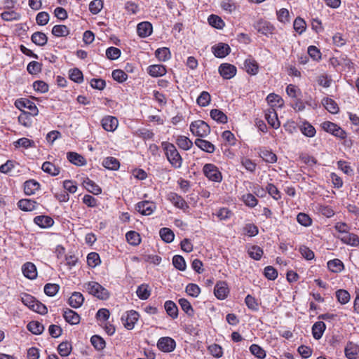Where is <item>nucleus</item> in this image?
<instances>
[{"label":"nucleus","mask_w":359,"mask_h":359,"mask_svg":"<svg viewBox=\"0 0 359 359\" xmlns=\"http://www.w3.org/2000/svg\"><path fill=\"white\" fill-rule=\"evenodd\" d=\"M335 231L339 233L335 235L343 243L351 246L359 245V237L355 233L349 232L350 227L344 222H337L334 225Z\"/></svg>","instance_id":"nucleus-1"},{"label":"nucleus","mask_w":359,"mask_h":359,"mask_svg":"<svg viewBox=\"0 0 359 359\" xmlns=\"http://www.w3.org/2000/svg\"><path fill=\"white\" fill-rule=\"evenodd\" d=\"M161 147L170 165L175 169L180 168L183 159L175 146L172 143L165 141L161 142Z\"/></svg>","instance_id":"nucleus-2"},{"label":"nucleus","mask_w":359,"mask_h":359,"mask_svg":"<svg viewBox=\"0 0 359 359\" xmlns=\"http://www.w3.org/2000/svg\"><path fill=\"white\" fill-rule=\"evenodd\" d=\"M83 287L90 294L99 299L106 300L110 296L109 292L95 281H89L85 283Z\"/></svg>","instance_id":"nucleus-3"},{"label":"nucleus","mask_w":359,"mask_h":359,"mask_svg":"<svg viewBox=\"0 0 359 359\" xmlns=\"http://www.w3.org/2000/svg\"><path fill=\"white\" fill-rule=\"evenodd\" d=\"M189 128L194 135L200 137H205L210 133V127L202 120L191 122Z\"/></svg>","instance_id":"nucleus-4"},{"label":"nucleus","mask_w":359,"mask_h":359,"mask_svg":"<svg viewBox=\"0 0 359 359\" xmlns=\"http://www.w3.org/2000/svg\"><path fill=\"white\" fill-rule=\"evenodd\" d=\"M15 106L21 111V112L29 113L32 116L39 114L38 108L36 104L27 98H20L15 102Z\"/></svg>","instance_id":"nucleus-5"},{"label":"nucleus","mask_w":359,"mask_h":359,"mask_svg":"<svg viewBox=\"0 0 359 359\" xmlns=\"http://www.w3.org/2000/svg\"><path fill=\"white\" fill-rule=\"evenodd\" d=\"M205 176L212 182H220L222 180V175L217 167L212 163H207L203 168Z\"/></svg>","instance_id":"nucleus-6"},{"label":"nucleus","mask_w":359,"mask_h":359,"mask_svg":"<svg viewBox=\"0 0 359 359\" xmlns=\"http://www.w3.org/2000/svg\"><path fill=\"white\" fill-rule=\"evenodd\" d=\"M323 129L332 135L344 140L346 137V132L338 125L330 121H325L322 123Z\"/></svg>","instance_id":"nucleus-7"},{"label":"nucleus","mask_w":359,"mask_h":359,"mask_svg":"<svg viewBox=\"0 0 359 359\" xmlns=\"http://www.w3.org/2000/svg\"><path fill=\"white\" fill-rule=\"evenodd\" d=\"M139 318V314L134 310L124 313L121 316V321L124 327L128 330L134 328L135 324Z\"/></svg>","instance_id":"nucleus-8"},{"label":"nucleus","mask_w":359,"mask_h":359,"mask_svg":"<svg viewBox=\"0 0 359 359\" xmlns=\"http://www.w3.org/2000/svg\"><path fill=\"white\" fill-rule=\"evenodd\" d=\"M157 347L163 352L170 353L175 350L176 342L171 337H163L158 340Z\"/></svg>","instance_id":"nucleus-9"},{"label":"nucleus","mask_w":359,"mask_h":359,"mask_svg":"<svg viewBox=\"0 0 359 359\" xmlns=\"http://www.w3.org/2000/svg\"><path fill=\"white\" fill-rule=\"evenodd\" d=\"M218 72L224 79H230L236 74V67L229 63H223L218 68Z\"/></svg>","instance_id":"nucleus-10"},{"label":"nucleus","mask_w":359,"mask_h":359,"mask_svg":"<svg viewBox=\"0 0 359 359\" xmlns=\"http://www.w3.org/2000/svg\"><path fill=\"white\" fill-rule=\"evenodd\" d=\"M156 206L154 203L149 201L139 202L136 205V210L143 215H150L156 210Z\"/></svg>","instance_id":"nucleus-11"},{"label":"nucleus","mask_w":359,"mask_h":359,"mask_svg":"<svg viewBox=\"0 0 359 359\" xmlns=\"http://www.w3.org/2000/svg\"><path fill=\"white\" fill-rule=\"evenodd\" d=\"M231 48L226 43H219L212 47V52L216 57L223 58L228 55Z\"/></svg>","instance_id":"nucleus-12"},{"label":"nucleus","mask_w":359,"mask_h":359,"mask_svg":"<svg viewBox=\"0 0 359 359\" xmlns=\"http://www.w3.org/2000/svg\"><path fill=\"white\" fill-rule=\"evenodd\" d=\"M298 128L300 132L307 137H313L316 134V130L314 126L305 120L298 123Z\"/></svg>","instance_id":"nucleus-13"},{"label":"nucleus","mask_w":359,"mask_h":359,"mask_svg":"<svg viewBox=\"0 0 359 359\" xmlns=\"http://www.w3.org/2000/svg\"><path fill=\"white\" fill-rule=\"evenodd\" d=\"M102 128L109 132H114L118 126V121L115 116H106L101 121Z\"/></svg>","instance_id":"nucleus-14"},{"label":"nucleus","mask_w":359,"mask_h":359,"mask_svg":"<svg viewBox=\"0 0 359 359\" xmlns=\"http://www.w3.org/2000/svg\"><path fill=\"white\" fill-rule=\"evenodd\" d=\"M168 200L177 208L184 210L189 208V205L185 200L176 193H170L168 195Z\"/></svg>","instance_id":"nucleus-15"},{"label":"nucleus","mask_w":359,"mask_h":359,"mask_svg":"<svg viewBox=\"0 0 359 359\" xmlns=\"http://www.w3.org/2000/svg\"><path fill=\"white\" fill-rule=\"evenodd\" d=\"M265 118L268 123L274 129H278L280 126V123L278 121L277 113L274 108H269L265 114Z\"/></svg>","instance_id":"nucleus-16"},{"label":"nucleus","mask_w":359,"mask_h":359,"mask_svg":"<svg viewBox=\"0 0 359 359\" xmlns=\"http://www.w3.org/2000/svg\"><path fill=\"white\" fill-rule=\"evenodd\" d=\"M214 293L217 299H224L229 293L227 284L224 281L217 283L214 288Z\"/></svg>","instance_id":"nucleus-17"},{"label":"nucleus","mask_w":359,"mask_h":359,"mask_svg":"<svg viewBox=\"0 0 359 359\" xmlns=\"http://www.w3.org/2000/svg\"><path fill=\"white\" fill-rule=\"evenodd\" d=\"M22 271L23 275L29 279L33 280L37 277L36 267L32 262L24 264L22 266Z\"/></svg>","instance_id":"nucleus-18"},{"label":"nucleus","mask_w":359,"mask_h":359,"mask_svg":"<svg viewBox=\"0 0 359 359\" xmlns=\"http://www.w3.org/2000/svg\"><path fill=\"white\" fill-rule=\"evenodd\" d=\"M243 66V68L249 74L256 75L258 73L259 65L255 59L250 57L245 59Z\"/></svg>","instance_id":"nucleus-19"},{"label":"nucleus","mask_w":359,"mask_h":359,"mask_svg":"<svg viewBox=\"0 0 359 359\" xmlns=\"http://www.w3.org/2000/svg\"><path fill=\"white\" fill-rule=\"evenodd\" d=\"M152 25L149 22H142L137 25V32L140 37L145 38L151 34Z\"/></svg>","instance_id":"nucleus-20"},{"label":"nucleus","mask_w":359,"mask_h":359,"mask_svg":"<svg viewBox=\"0 0 359 359\" xmlns=\"http://www.w3.org/2000/svg\"><path fill=\"white\" fill-rule=\"evenodd\" d=\"M18 206L22 211L29 212L36 210L38 203L34 200L24 198L18 202Z\"/></svg>","instance_id":"nucleus-21"},{"label":"nucleus","mask_w":359,"mask_h":359,"mask_svg":"<svg viewBox=\"0 0 359 359\" xmlns=\"http://www.w3.org/2000/svg\"><path fill=\"white\" fill-rule=\"evenodd\" d=\"M40 184L34 180H27L24 183V192L27 196L34 194L40 189Z\"/></svg>","instance_id":"nucleus-22"},{"label":"nucleus","mask_w":359,"mask_h":359,"mask_svg":"<svg viewBox=\"0 0 359 359\" xmlns=\"http://www.w3.org/2000/svg\"><path fill=\"white\" fill-rule=\"evenodd\" d=\"M63 317L66 322L71 325H78L80 323V316L74 311L67 309L63 312Z\"/></svg>","instance_id":"nucleus-23"},{"label":"nucleus","mask_w":359,"mask_h":359,"mask_svg":"<svg viewBox=\"0 0 359 359\" xmlns=\"http://www.w3.org/2000/svg\"><path fill=\"white\" fill-rule=\"evenodd\" d=\"M166 69L162 65H152L148 67L147 72L152 77L162 76L166 74Z\"/></svg>","instance_id":"nucleus-24"},{"label":"nucleus","mask_w":359,"mask_h":359,"mask_svg":"<svg viewBox=\"0 0 359 359\" xmlns=\"http://www.w3.org/2000/svg\"><path fill=\"white\" fill-rule=\"evenodd\" d=\"M257 29L259 32L262 33L265 36H269L273 32L274 27L269 22L264 20H260L257 24Z\"/></svg>","instance_id":"nucleus-25"},{"label":"nucleus","mask_w":359,"mask_h":359,"mask_svg":"<svg viewBox=\"0 0 359 359\" xmlns=\"http://www.w3.org/2000/svg\"><path fill=\"white\" fill-rule=\"evenodd\" d=\"M84 302V297L81 292H74L69 299V304L74 309L81 307Z\"/></svg>","instance_id":"nucleus-26"},{"label":"nucleus","mask_w":359,"mask_h":359,"mask_svg":"<svg viewBox=\"0 0 359 359\" xmlns=\"http://www.w3.org/2000/svg\"><path fill=\"white\" fill-rule=\"evenodd\" d=\"M195 144L201 150L209 154L213 153L215 150V147L213 144L201 138L196 139L195 140Z\"/></svg>","instance_id":"nucleus-27"},{"label":"nucleus","mask_w":359,"mask_h":359,"mask_svg":"<svg viewBox=\"0 0 359 359\" xmlns=\"http://www.w3.org/2000/svg\"><path fill=\"white\" fill-rule=\"evenodd\" d=\"M34 222L36 225L41 228L50 227L54 223L53 219L50 217L46 215L36 216L34 217Z\"/></svg>","instance_id":"nucleus-28"},{"label":"nucleus","mask_w":359,"mask_h":359,"mask_svg":"<svg viewBox=\"0 0 359 359\" xmlns=\"http://www.w3.org/2000/svg\"><path fill=\"white\" fill-rule=\"evenodd\" d=\"M325 324L323 321H318L312 326L313 337L316 339H320L325 332Z\"/></svg>","instance_id":"nucleus-29"},{"label":"nucleus","mask_w":359,"mask_h":359,"mask_svg":"<svg viewBox=\"0 0 359 359\" xmlns=\"http://www.w3.org/2000/svg\"><path fill=\"white\" fill-rule=\"evenodd\" d=\"M259 155L265 162L269 163H274L277 161L276 155L266 149H260Z\"/></svg>","instance_id":"nucleus-30"},{"label":"nucleus","mask_w":359,"mask_h":359,"mask_svg":"<svg viewBox=\"0 0 359 359\" xmlns=\"http://www.w3.org/2000/svg\"><path fill=\"white\" fill-rule=\"evenodd\" d=\"M41 169L51 176H57L60 172V168L50 161L44 162L41 165Z\"/></svg>","instance_id":"nucleus-31"},{"label":"nucleus","mask_w":359,"mask_h":359,"mask_svg":"<svg viewBox=\"0 0 359 359\" xmlns=\"http://www.w3.org/2000/svg\"><path fill=\"white\" fill-rule=\"evenodd\" d=\"M67 158L72 163L81 166L86 163V161L83 156L76 152H68Z\"/></svg>","instance_id":"nucleus-32"},{"label":"nucleus","mask_w":359,"mask_h":359,"mask_svg":"<svg viewBox=\"0 0 359 359\" xmlns=\"http://www.w3.org/2000/svg\"><path fill=\"white\" fill-rule=\"evenodd\" d=\"M32 41L39 46H43L47 43L48 37L41 32H36L31 36Z\"/></svg>","instance_id":"nucleus-33"},{"label":"nucleus","mask_w":359,"mask_h":359,"mask_svg":"<svg viewBox=\"0 0 359 359\" xmlns=\"http://www.w3.org/2000/svg\"><path fill=\"white\" fill-rule=\"evenodd\" d=\"M359 353V346L356 344L349 342L345 348V355L348 359H355Z\"/></svg>","instance_id":"nucleus-34"},{"label":"nucleus","mask_w":359,"mask_h":359,"mask_svg":"<svg viewBox=\"0 0 359 359\" xmlns=\"http://www.w3.org/2000/svg\"><path fill=\"white\" fill-rule=\"evenodd\" d=\"M176 144L180 149L185 151L189 150L193 146L191 140L184 135H180L177 137Z\"/></svg>","instance_id":"nucleus-35"},{"label":"nucleus","mask_w":359,"mask_h":359,"mask_svg":"<svg viewBox=\"0 0 359 359\" xmlns=\"http://www.w3.org/2000/svg\"><path fill=\"white\" fill-rule=\"evenodd\" d=\"M83 184L84 187L90 193L93 194L98 195L101 194L102 189L101 188L96 184L93 180L86 178L83 180Z\"/></svg>","instance_id":"nucleus-36"},{"label":"nucleus","mask_w":359,"mask_h":359,"mask_svg":"<svg viewBox=\"0 0 359 359\" xmlns=\"http://www.w3.org/2000/svg\"><path fill=\"white\" fill-rule=\"evenodd\" d=\"M102 165L108 170H116L119 168L120 163L116 158L109 156L103 160Z\"/></svg>","instance_id":"nucleus-37"},{"label":"nucleus","mask_w":359,"mask_h":359,"mask_svg":"<svg viewBox=\"0 0 359 359\" xmlns=\"http://www.w3.org/2000/svg\"><path fill=\"white\" fill-rule=\"evenodd\" d=\"M69 33V29L64 25H55L52 29V34L56 37L67 36Z\"/></svg>","instance_id":"nucleus-38"},{"label":"nucleus","mask_w":359,"mask_h":359,"mask_svg":"<svg viewBox=\"0 0 359 359\" xmlns=\"http://www.w3.org/2000/svg\"><path fill=\"white\" fill-rule=\"evenodd\" d=\"M165 309L168 316L173 319L178 316V309L177 305L172 301H166L164 304Z\"/></svg>","instance_id":"nucleus-39"},{"label":"nucleus","mask_w":359,"mask_h":359,"mask_svg":"<svg viewBox=\"0 0 359 359\" xmlns=\"http://www.w3.org/2000/svg\"><path fill=\"white\" fill-rule=\"evenodd\" d=\"M208 22L210 25L218 29H223L225 25L224 22L220 17L213 14L208 17Z\"/></svg>","instance_id":"nucleus-40"},{"label":"nucleus","mask_w":359,"mask_h":359,"mask_svg":"<svg viewBox=\"0 0 359 359\" xmlns=\"http://www.w3.org/2000/svg\"><path fill=\"white\" fill-rule=\"evenodd\" d=\"M322 103L329 112L337 114L339 111V107L334 100L327 97L323 100Z\"/></svg>","instance_id":"nucleus-41"},{"label":"nucleus","mask_w":359,"mask_h":359,"mask_svg":"<svg viewBox=\"0 0 359 359\" xmlns=\"http://www.w3.org/2000/svg\"><path fill=\"white\" fill-rule=\"evenodd\" d=\"M210 117L220 123H225L227 122V116L221 110L214 109L210 112Z\"/></svg>","instance_id":"nucleus-42"},{"label":"nucleus","mask_w":359,"mask_h":359,"mask_svg":"<svg viewBox=\"0 0 359 359\" xmlns=\"http://www.w3.org/2000/svg\"><path fill=\"white\" fill-rule=\"evenodd\" d=\"M267 102L271 106L281 107L283 105V100L275 93H270L266 97Z\"/></svg>","instance_id":"nucleus-43"},{"label":"nucleus","mask_w":359,"mask_h":359,"mask_svg":"<svg viewBox=\"0 0 359 359\" xmlns=\"http://www.w3.org/2000/svg\"><path fill=\"white\" fill-rule=\"evenodd\" d=\"M161 238L165 243H170L173 241L175 238V234L173 231L169 228H162L159 231Z\"/></svg>","instance_id":"nucleus-44"},{"label":"nucleus","mask_w":359,"mask_h":359,"mask_svg":"<svg viewBox=\"0 0 359 359\" xmlns=\"http://www.w3.org/2000/svg\"><path fill=\"white\" fill-rule=\"evenodd\" d=\"M328 269L334 273L341 272L344 269V264L343 262L338 259H334L327 262Z\"/></svg>","instance_id":"nucleus-45"},{"label":"nucleus","mask_w":359,"mask_h":359,"mask_svg":"<svg viewBox=\"0 0 359 359\" xmlns=\"http://www.w3.org/2000/svg\"><path fill=\"white\" fill-rule=\"evenodd\" d=\"M156 57L160 61H167L171 57V53L168 48L163 47L158 48L155 52Z\"/></svg>","instance_id":"nucleus-46"},{"label":"nucleus","mask_w":359,"mask_h":359,"mask_svg":"<svg viewBox=\"0 0 359 359\" xmlns=\"http://www.w3.org/2000/svg\"><path fill=\"white\" fill-rule=\"evenodd\" d=\"M29 331L34 334H40L44 330L43 325L38 321H31L27 326Z\"/></svg>","instance_id":"nucleus-47"},{"label":"nucleus","mask_w":359,"mask_h":359,"mask_svg":"<svg viewBox=\"0 0 359 359\" xmlns=\"http://www.w3.org/2000/svg\"><path fill=\"white\" fill-rule=\"evenodd\" d=\"M241 200L244 204L249 208H254L258 203V200L256 197L250 193L243 195Z\"/></svg>","instance_id":"nucleus-48"},{"label":"nucleus","mask_w":359,"mask_h":359,"mask_svg":"<svg viewBox=\"0 0 359 359\" xmlns=\"http://www.w3.org/2000/svg\"><path fill=\"white\" fill-rule=\"evenodd\" d=\"M14 146L17 147H22L25 149L35 147V143L33 140L26 137H22L14 142Z\"/></svg>","instance_id":"nucleus-49"},{"label":"nucleus","mask_w":359,"mask_h":359,"mask_svg":"<svg viewBox=\"0 0 359 359\" xmlns=\"http://www.w3.org/2000/svg\"><path fill=\"white\" fill-rule=\"evenodd\" d=\"M126 238L128 243L132 245H137L141 241L140 234L134 231H128L126 235Z\"/></svg>","instance_id":"nucleus-50"},{"label":"nucleus","mask_w":359,"mask_h":359,"mask_svg":"<svg viewBox=\"0 0 359 359\" xmlns=\"http://www.w3.org/2000/svg\"><path fill=\"white\" fill-rule=\"evenodd\" d=\"M136 293L137 297L142 300L147 299L151 294L148 285L144 284H142L137 287Z\"/></svg>","instance_id":"nucleus-51"},{"label":"nucleus","mask_w":359,"mask_h":359,"mask_svg":"<svg viewBox=\"0 0 359 359\" xmlns=\"http://www.w3.org/2000/svg\"><path fill=\"white\" fill-rule=\"evenodd\" d=\"M57 351L61 356H68L72 351V345L68 341H63L59 344Z\"/></svg>","instance_id":"nucleus-52"},{"label":"nucleus","mask_w":359,"mask_h":359,"mask_svg":"<svg viewBox=\"0 0 359 359\" xmlns=\"http://www.w3.org/2000/svg\"><path fill=\"white\" fill-rule=\"evenodd\" d=\"M248 255L251 258L259 260L263 255V250L259 246L253 245L248 249Z\"/></svg>","instance_id":"nucleus-53"},{"label":"nucleus","mask_w":359,"mask_h":359,"mask_svg":"<svg viewBox=\"0 0 359 359\" xmlns=\"http://www.w3.org/2000/svg\"><path fill=\"white\" fill-rule=\"evenodd\" d=\"M101 261L100 256L97 252H90L87 256L88 265L92 268L98 266Z\"/></svg>","instance_id":"nucleus-54"},{"label":"nucleus","mask_w":359,"mask_h":359,"mask_svg":"<svg viewBox=\"0 0 359 359\" xmlns=\"http://www.w3.org/2000/svg\"><path fill=\"white\" fill-rule=\"evenodd\" d=\"M211 97L209 93L203 91L197 98V104L201 107H206L209 104Z\"/></svg>","instance_id":"nucleus-55"},{"label":"nucleus","mask_w":359,"mask_h":359,"mask_svg":"<svg viewBox=\"0 0 359 359\" xmlns=\"http://www.w3.org/2000/svg\"><path fill=\"white\" fill-rule=\"evenodd\" d=\"M103 8L102 0H93L89 4V10L93 15L99 13Z\"/></svg>","instance_id":"nucleus-56"},{"label":"nucleus","mask_w":359,"mask_h":359,"mask_svg":"<svg viewBox=\"0 0 359 359\" xmlns=\"http://www.w3.org/2000/svg\"><path fill=\"white\" fill-rule=\"evenodd\" d=\"M250 351L252 355L258 358L263 359L266 357L265 351L257 344H252L250 346Z\"/></svg>","instance_id":"nucleus-57"},{"label":"nucleus","mask_w":359,"mask_h":359,"mask_svg":"<svg viewBox=\"0 0 359 359\" xmlns=\"http://www.w3.org/2000/svg\"><path fill=\"white\" fill-rule=\"evenodd\" d=\"M336 297L339 302H340L341 304H346L348 303L351 298L349 293L346 290L341 289L338 290L336 292Z\"/></svg>","instance_id":"nucleus-58"},{"label":"nucleus","mask_w":359,"mask_h":359,"mask_svg":"<svg viewBox=\"0 0 359 359\" xmlns=\"http://www.w3.org/2000/svg\"><path fill=\"white\" fill-rule=\"evenodd\" d=\"M90 342L95 349L100 351L105 347L104 340L98 335H93L90 339Z\"/></svg>","instance_id":"nucleus-59"},{"label":"nucleus","mask_w":359,"mask_h":359,"mask_svg":"<svg viewBox=\"0 0 359 359\" xmlns=\"http://www.w3.org/2000/svg\"><path fill=\"white\" fill-rule=\"evenodd\" d=\"M32 116L29 113L21 112L18 116V121L21 125L25 127H30L32 123Z\"/></svg>","instance_id":"nucleus-60"},{"label":"nucleus","mask_w":359,"mask_h":359,"mask_svg":"<svg viewBox=\"0 0 359 359\" xmlns=\"http://www.w3.org/2000/svg\"><path fill=\"white\" fill-rule=\"evenodd\" d=\"M172 264L174 266L180 271L186 269V262L184 259L180 255H175L172 258Z\"/></svg>","instance_id":"nucleus-61"},{"label":"nucleus","mask_w":359,"mask_h":359,"mask_svg":"<svg viewBox=\"0 0 359 359\" xmlns=\"http://www.w3.org/2000/svg\"><path fill=\"white\" fill-rule=\"evenodd\" d=\"M69 78L73 81L80 83L83 81V73L77 68L69 70Z\"/></svg>","instance_id":"nucleus-62"},{"label":"nucleus","mask_w":359,"mask_h":359,"mask_svg":"<svg viewBox=\"0 0 359 359\" xmlns=\"http://www.w3.org/2000/svg\"><path fill=\"white\" fill-rule=\"evenodd\" d=\"M182 309L189 316H192L194 313V309L190 302L184 298H181L178 301Z\"/></svg>","instance_id":"nucleus-63"},{"label":"nucleus","mask_w":359,"mask_h":359,"mask_svg":"<svg viewBox=\"0 0 359 359\" xmlns=\"http://www.w3.org/2000/svg\"><path fill=\"white\" fill-rule=\"evenodd\" d=\"M120 55L121 50L118 48L111 46L106 50V56L109 60H116L120 57Z\"/></svg>","instance_id":"nucleus-64"}]
</instances>
